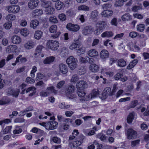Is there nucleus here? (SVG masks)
Segmentation results:
<instances>
[{
	"label": "nucleus",
	"mask_w": 149,
	"mask_h": 149,
	"mask_svg": "<svg viewBox=\"0 0 149 149\" xmlns=\"http://www.w3.org/2000/svg\"><path fill=\"white\" fill-rule=\"evenodd\" d=\"M66 62L71 70L74 69L77 66V60L72 56H70L68 58Z\"/></svg>",
	"instance_id": "nucleus-1"
},
{
	"label": "nucleus",
	"mask_w": 149,
	"mask_h": 149,
	"mask_svg": "<svg viewBox=\"0 0 149 149\" xmlns=\"http://www.w3.org/2000/svg\"><path fill=\"white\" fill-rule=\"evenodd\" d=\"M58 46V43L56 41L49 40L47 43V47L53 50L57 49Z\"/></svg>",
	"instance_id": "nucleus-2"
},
{
	"label": "nucleus",
	"mask_w": 149,
	"mask_h": 149,
	"mask_svg": "<svg viewBox=\"0 0 149 149\" xmlns=\"http://www.w3.org/2000/svg\"><path fill=\"white\" fill-rule=\"evenodd\" d=\"M137 133L136 131L131 128L129 129L127 131L126 133L127 138L132 139L136 137Z\"/></svg>",
	"instance_id": "nucleus-3"
},
{
	"label": "nucleus",
	"mask_w": 149,
	"mask_h": 149,
	"mask_svg": "<svg viewBox=\"0 0 149 149\" xmlns=\"http://www.w3.org/2000/svg\"><path fill=\"white\" fill-rule=\"evenodd\" d=\"M7 11L9 13H16L19 12L20 10L19 6L17 5H13L6 7Z\"/></svg>",
	"instance_id": "nucleus-4"
},
{
	"label": "nucleus",
	"mask_w": 149,
	"mask_h": 149,
	"mask_svg": "<svg viewBox=\"0 0 149 149\" xmlns=\"http://www.w3.org/2000/svg\"><path fill=\"white\" fill-rule=\"evenodd\" d=\"M66 28L69 30L76 32L79 30L80 27L78 25L74 24L71 23H69L67 25Z\"/></svg>",
	"instance_id": "nucleus-5"
},
{
	"label": "nucleus",
	"mask_w": 149,
	"mask_h": 149,
	"mask_svg": "<svg viewBox=\"0 0 149 149\" xmlns=\"http://www.w3.org/2000/svg\"><path fill=\"white\" fill-rule=\"evenodd\" d=\"M76 86L77 90H83L87 87L88 84L84 81H79L77 83Z\"/></svg>",
	"instance_id": "nucleus-6"
},
{
	"label": "nucleus",
	"mask_w": 149,
	"mask_h": 149,
	"mask_svg": "<svg viewBox=\"0 0 149 149\" xmlns=\"http://www.w3.org/2000/svg\"><path fill=\"white\" fill-rule=\"evenodd\" d=\"M18 51L17 47L14 45H10L8 46L6 49L7 53H11L12 52H17Z\"/></svg>",
	"instance_id": "nucleus-7"
},
{
	"label": "nucleus",
	"mask_w": 149,
	"mask_h": 149,
	"mask_svg": "<svg viewBox=\"0 0 149 149\" xmlns=\"http://www.w3.org/2000/svg\"><path fill=\"white\" fill-rule=\"evenodd\" d=\"M84 137L83 136H82L81 139L79 141H77L72 142L69 143V146L71 147H76L80 146L83 141V139Z\"/></svg>",
	"instance_id": "nucleus-8"
},
{
	"label": "nucleus",
	"mask_w": 149,
	"mask_h": 149,
	"mask_svg": "<svg viewBox=\"0 0 149 149\" xmlns=\"http://www.w3.org/2000/svg\"><path fill=\"white\" fill-rule=\"evenodd\" d=\"M38 0H31L28 3V7L31 9H33L36 7L38 5Z\"/></svg>",
	"instance_id": "nucleus-9"
},
{
	"label": "nucleus",
	"mask_w": 149,
	"mask_h": 149,
	"mask_svg": "<svg viewBox=\"0 0 149 149\" xmlns=\"http://www.w3.org/2000/svg\"><path fill=\"white\" fill-rule=\"evenodd\" d=\"M58 68L60 72L63 74H65L68 72L67 66L64 64L61 63L59 65Z\"/></svg>",
	"instance_id": "nucleus-10"
},
{
	"label": "nucleus",
	"mask_w": 149,
	"mask_h": 149,
	"mask_svg": "<svg viewBox=\"0 0 149 149\" xmlns=\"http://www.w3.org/2000/svg\"><path fill=\"white\" fill-rule=\"evenodd\" d=\"M100 56L102 60L105 61L109 56V53L108 51L105 49L102 50L100 53Z\"/></svg>",
	"instance_id": "nucleus-11"
},
{
	"label": "nucleus",
	"mask_w": 149,
	"mask_h": 149,
	"mask_svg": "<svg viewBox=\"0 0 149 149\" xmlns=\"http://www.w3.org/2000/svg\"><path fill=\"white\" fill-rule=\"evenodd\" d=\"M98 12L97 10L92 11L91 13L90 19L94 21H96L98 18Z\"/></svg>",
	"instance_id": "nucleus-12"
},
{
	"label": "nucleus",
	"mask_w": 149,
	"mask_h": 149,
	"mask_svg": "<svg viewBox=\"0 0 149 149\" xmlns=\"http://www.w3.org/2000/svg\"><path fill=\"white\" fill-rule=\"evenodd\" d=\"M11 40L13 43L18 44L21 42L22 39L19 36L15 35L12 37Z\"/></svg>",
	"instance_id": "nucleus-13"
},
{
	"label": "nucleus",
	"mask_w": 149,
	"mask_h": 149,
	"mask_svg": "<svg viewBox=\"0 0 149 149\" xmlns=\"http://www.w3.org/2000/svg\"><path fill=\"white\" fill-rule=\"evenodd\" d=\"M113 14V12L111 10H104L102 13V15L103 17H108L111 16Z\"/></svg>",
	"instance_id": "nucleus-14"
},
{
	"label": "nucleus",
	"mask_w": 149,
	"mask_h": 149,
	"mask_svg": "<svg viewBox=\"0 0 149 149\" xmlns=\"http://www.w3.org/2000/svg\"><path fill=\"white\" fill-rule=\"evenodd\" d=\"M77 55H80L81 54H84L85 52V48L83 46V45L80 44L79 46L77 49Z\"/></svg>",
	"instance_id": "nucleus-15"
},
{
	"label": "nucleus",
	"mask_w": 149,
	"mask_h": 149,
	"mask_svg": "<svg viewBox=\"0 0 149 149\" xmlns=\"http://www.w3.org/2000/svg\"><path fill=\"white\" fill-rule=\"evenodd\" d=\"M42 14V10L39 9L35 10L32 12V15L35 17H36L41 16Z\"/></svg>",
	"instance_id": "nucleus-16"
},
{
	"label": "nucleus",
	"mask_w": 149,
	"mask_h": 149,
	"mask_svg": "<svg viewBox=\"0 0 149 149\" xmlns=\"http://www.w3.org/2000/svg\"><path fill=\"white\" fill-rule=\"evenodd\" d=\"M75 88V87L72 85H70L67 87L65 91L66 94L72 93L74 91Z\"/></svg>",
	"instance_id": "nucleus-17"
},
{
	"label": "nucleus",
	"mask_w": 149,
	"mask_h": 149,
	"mask_svg": "<svg viewBox=\"0 0 149 149\" xmlns=\"http://www.w3.org/2000/svg\"><path fill=\"white\" fill-rule=\"evenodd\" d=\"M44 47L42 45H39L38 46L36 49L35 52L34 53V55L36 56H38L40 55V54L41 52L42 49Z\"/></svg>",
	"instance_id": "nucleus-18"
},
{
	"label": "nucleus",
	"mask_w": 149,
	"mask_h": 149,
	"mask_svg": "<svg viewBox=\"0 0 149 149\" xmlns=\"http://www.w3.org/2000/svg\"><path fill=\"white\" fill-rule=\"evenodd\" d=\"M88 54L91 57H94L98 56V54L95 49H92L88 51Z\"/></svg>",
	"instance_id": "nucleus-19"
},
{
	"label": "nucleus",
	"mask_w": 149,
	"mask_h": 149,
	"mask_svg": "<svg viewBox=\"0 0 149 149\" xmlns=\"http://www.w3.org/2000/svg\"><path fill=\"white\" fill-rule=\"evenodd\" d=\"M39 22L37 19L31 21L30 23V26L33 29H36L39 24Z\"/></svg>",
	"instance_id": "nucleus-20"
},
{
	"label": "nucleus",
	"mask_w": 149,
	"mask_h": 149,
	"mask_svg": "<svg viewBox=\"0 0 149 149\" xmlns=\"http://www.w3.org/2000/svg\"><path fill=\"white\" fill-rule=\"evenodd\" d=\"M89 69L92 72H96L98 71L99 67L97 65L95 64H93L90 65Z\"/></svg>",
	"instance_id": "nucleus-21"
},
{
	"label": "nucleus",
	"mask_w": 149,
	"mask_h": 149,
	"mask_svg": "<svg viewBox=\"0 0 149 149\" xmlns=\"http://www.w3.org/2000/svg\"><path fill=\"white\" fill-rule=\"evenodd\" d=\"M42 6L46 8L52 6V5L51 1H44L42 3Z\"/></svg>",
	"instance_id": "nucleus-22"
},
{
	"label": "nucleus",
	"mask_w": 149,
	"mask_h": 149,
	"mask_svg": "<svg viewBox=\"0 0 149 149\" xmlns=\"http://www.w3.org/2000/svg\"><path fill=\"white\" fill-rule=\"evenodd\" d=\"M48 96L51 93H54V94H56V91L54 89L53 86L47 87L45 91Z\"/></svg>",
	"instance_id": "nucleus-23"
},
{
	"label": "nucleus",
	"mask_w": 149,
	"mask_h": 149,
	"mask_svg": "<svg viewBox=\"0 0 149 149\" xmlns=\"http://www.w3.org/2000/svg\"><path fill=\"white\" fill-rule=\"evenodd\" d=\"M92 32V29L88 26L85 27L82 31V33L84 35L91 33Z\"/></svg>",
	"instance_id": "nucleus-24"
},
{
	"label": "nucleus",
	"mask_w": 149,
	"mask_h": 149,
	"mask_svg": "<svg viewBox=\"0 0 149 149\" xmlns=\"http://www.w3.org/2000/svg\"><path fill=\"white\" fill-rule=\"evenodd\" d=\"M106 24V22L104 21L99 22L96 24V28L102 30L104 28V26Z\"/></svg>",
	"instance_id": "nucleus-25"
},
{
	"label": "nucleus",
	"mask_w": 149,
	"mask_h": 149,
	"mask_svg": "<svg viewBox=\"0 0 149 149\" xmlns=\"http://www.w3.org/2000/svg\"><path fill=\"white\" fill-rule=\"evenodd\" d=\"M22 56L21 55H19L16 59V62L19 63L20 62L21 63H23L27 61V60L25 57H22Z\"/></svg>",
	"instance_id": "nucleus-26"
},
{
	"label": "nucleus",
	"mask_w": 149,
	"mask_h": 149,
	"mask_svg": "<svg viewBox=\"0 0 149 149\" xmlns=\"http://www.w3.org/2000/svg\"><path fill=\"white\" fill-rule=\"evenodd\" d=\"M54 60V58L53 56H50L47 57L43 61V63L45 64H50L53 62Z\"/></svg>",
	"instance_id": "nucleus-27"
},
{
	"label": "nucleus",
	"mask_w": 149,
	"mask_h": 149,
	"mask_svg": "<svg viewBox=\"0 0 149 149\" xmlns=\"http://www.w3.org/2000/svg\"><path fill=\"white\" fill-rule=\"evenodd\" d=\"M34 46V43L32 41H29L24 45V47L26 49H30Z\"/></svg>",
	"instance_id": "nucleus-28"
},
{
	"label": "nucleus",
	"mask_w": 149,
	"mask_h": 149,
	"mask_svg": "<svg viewBox=\"0 0 149 149\" xmlns=\"http://www.w3.org/2000/svg\"><path fill=\"white\" fill-rule=\"evenodd\" d=\"M43 33L40 30H37L35 31L34 34V37L36 39H40L42 37Z\"/></svg>",
	"instance_id": "nucleus-29"
},
{
	"label": "nucleus",
	"mask_w": 149,
	"mask_h": 149,
	"mask_svg": "<svg viewBox=\"0 0 149 149\" xmlns=\"http://www.w3.org/2000/svg\"><path fill=\"white\" fill-rule=\"evenodd\" d=\"M100 93V91L97 90H93L91 93V98H94L98 96Z\"/></svg>",
	"instance_id": "nucleus-30"
},
{
	"label": "nucleus",
	"mask_w": 149,
	"mask_h": 149,
	"mask_svg": "<svg viewBox=\"0 0 149 149\" xmlns=\"http://www.w3.org/2000/svg\"><path fill=\"white\" fill-rule=\"evenodd\" d=\"M118 65L120 67H123L126 65V62L123 59H120L118 60Z\"/></svg>",
	"instance_id": "nucleus-31"
},
{
	"label": "nucleus",
	"mask_w": 149,
	"mask_h": 149,
	"mask_svg": "<svg viewBox=\"0 0 149 149\" xmlns=\"http://www.w3.org/2000/svg\"><path fill=\"white\" fill-rule=\"evenodd\" d=\"M132 16L129 13H127L124 14L121 17L122 20L123 21H128L131 19Z\"/></svg>",
	"instance_id": "nucleus-32"
},
{
	"label": "nucleus",
	"mask_w": 149,
	"mask_h": 149,
	"mask_svg": "<svg viewBox=\"0 0 149 149\" xmlns=\"http://www.w3.org/2000/svg\"><path fill=\"white\" fill-rule=\"evenodd\" d=\"M16 18V16L15 15L8 14L6 17V19L8 21H11L14 20Z\"/></svg>",
	"instance_id": "nucleus-33"
},
{
	"label": "nucleus",
	"mask_w": 149,
	"mask_h": 149,
	"mask_svg": "<svg viewBox=\"0 0 149 149\" xmlns=\"http://www.w3.org/2000/svg\"><path fill=\"white\" fill-rule=\"evenodd\" d=\"M113 36V33L111 31H105L101 35L102 37H111Z\"/></svg>",
	"instance_id": "nucleus-34"
},
{
	"label": "nucleus",
	"mask_w": 149,
	"mask_h": 149,
	"mask_svg": "<svg viewBox=\"0 0 149 149\" xmlns=\"http://www.w3.org/2000/svg\"><path fill=\"white\" fill-rule=\"evenodd\" d=\"M134 114L133 112L130 113L127 119V122L129 123H132L134 119Z\"/></svg>",
	"instance_id": "nucleus-35"
},
{
	"label": "nucleus",
	"mask_w": 149,
	"mask_h": 149,
	"mask_svg": "<svg viewBox=\"0 0 149 149\" xmlns=\"http://www.w3.org/2000/svg\"><path fill=\"white\" fill-rule=\"evenodd\" d=\"M56 8L57 10H60L63 8L64 5L63 3L59 1L56 3L55 4Z\"/></svg>",
	"instance_id": "nucleus-36"
},
{
	"label": "nucleus",
	"mask_w": 149,
	"mask_h": 149,
	"mask_svg": "<svg viewBox=\"0 0 149 149\" xmlns=\"http://www.w3.org/2000/svg\"><path fill=\"white\" fill-rule=\"evenodd\" d=\"M103 91L108 96L109 95L111 96L113 95L111 89L110 87H107L105 88L104 90Z\"/></svg>",
	"instance_id": "nucleus-37"
},
{
	"label": "nucleus",
	"mask_w": 149,
	"mask_h": 149,
	"mask_svg": "<svg viewBox=\"0 0 149 149\" xmlns=\"http://www.w3.org/2000/svg\"><path fill=\"white\" fill-rule=\"evenodd\" d=\"M96 137L99 138L102 141H105L107 138V136L102 133H99L97 135Z\"/></svg>",
	"instance_id": "nucleus-38"
},
{
	"label": "nucleus",
	"mask_w": 149,
	"mask_h": 149,
	"mask_svg": "<svg viewBox=\"0 0 149 149\" xmlns=\"http://www.w3.org/2000/svg\"><path fill=\"white\" fill-rule=\"evenodd\" d=\"M77 93L79 97L84 98L86 93L83 90H78Z\"/></svg>",
	"instance_id": "nucleus-39"
},
{
	"label": "nucleus",
	"mask_w": 149,
	"mask_h": 149,
	"mask_svg": "<svg viewBox=\"0 0 149 149\" xmlns=\"http://www.w3.org/2000/svg\"><path fill=\"white\" fill-rule=\"evenodd\" d=\"M55 10L54 8L53 7V6L47 8L45 10L46 13L47 14L51 15L53 14Z\"/></svg>",
	"instance_id": "nucleus-40"
},
{
	"label": "nucleus",
	"mask_w": 149,
	"mask_h": 149,
	"mask_svg": "<svg viewBox=\"0 0 149 149\" xmlns=\"http://www.w3.org/2000/svg\"><path fill=\"white\" fill-rule=\"evenodd\" d=\"M80 43L79 42H77L76 43H73L70 46L69 48L71 50L74 49H77L78 46H79Z\"/></svg>",
	"instance_id": "nucleus-41"
},
{
	"label": "nucleus",
	"mask_w": 149,
	"mask_h": 149,
	"mask_svg": "<svg viewBox=\"0 0 149 149\" xmlns=\"http://www.w3.org/2000/svg\"><path fill=\"white\" fill-rule=\"evenodd\" d=\"M78 9L80 10H82L85 11H88L89 10V8L86 5H82L79 6L78 7Z\"/></svg>",
	"instance_id": "nucleus-42"
},
{
	"label": "nucleus",
	"mask_w": 149,
	"mask_h": 149,
	"mask_svg": "<svg viewBox=\"0 0 149 149\" xmlns=\"http://www.w3.org/2000/svg\"><path fill=\"white\" fill-rule=\"evenodd\" d=\"M49 30L51 33H56L57 31V27L56 25H53L50 27Z\"/></svg>",
	"instance_id": "nucleus-43"
},
{
	"label": "nucleus",
	"mask_w": 149,
	"mask_h": 149,
	"mask_svg": "<svg viewBox=\"0 0 149 149\" xmlns=\"http://www.w3.org/2000/svg\"><path fill=\"white\" fill-rule=\"evenodd\" d=\"M10 102V100L9 99L6 98L0 100V105H3L8 104Z\"/></svg>",
	"instance_id": "nucleus-44"
},
{
	"label": "nucleus",
	"mask_w": 149,
	"mask_h": 149,
	"mask_svg": "<svg viewBox=\"0 0 149 149\" xmlns=\"http://www.w3.org/2000/svg\"><path fill=\"white\" fill-rule=\"evenodd\" d=\"M11 122V120L9 119H6L0 121V125L3 127L5 124Z\"/></svg>",
	"instance_id": "nucleus-45"
},
{
	"label": "nucleus",
	"mask_w": 149,
	"mask_h": 149,
	"mask_svg": "<svg viewBox=\"0 0 149 149\" xmlns=\"http://www.w3.org/2000/svg\"><path fill=\"white\" fill-rule=\"evenodd\" d=\"M21 34L24 36H27L29 34V32L26 28H24L21 29L20 31Z\"/></svg>",
	"instance_id": "nucleus-46"
},
{
	"label": "nucleus",
	"mask_w": 149,
	"mask_h": 149,
	"mask_svg": "<svg viewBox=\"0 0 149 149\" xmlns=\"http://www.w3.org/2000/svg\"><path fill=\"white\" fill-rule=\"evenodd\" d=\"M49 21L54 23H56L58 22V20L56 16H51L49 18Z\"/></svg>",
	"instance_id": "nucleus-47"
},
{
	"label": "nucleus",
	"mask_w": 149,
	"mask_h": 149,
	"mask_svg": "<svg viewBox=\"0 0 149 149\" xmlns=\"http://www.w3.org/2000/svg\"><path fill=\"white\" fill-rule=\"evenodd\" d=\"M59 107L61 109H67L69 108L70 107V105L69 104L66 105L65 103L62 102L59 104Z\"/></svg>",
	"instance_id": "nucleus-48"
},
{
	"label": "nucleus",
	"mask_w": 149,
	"mask_h": 149,
	"mask_svg": "<svg viewBox=\"0 0 149 149\" xmlns=\"http://www.w3.org/2000/svg\"><path fill=\"white\" fill-rule=\"evenodd\" d=\"M50 122L51 130H53L55 129L58 125L57 122L54 121H50Z\"/></svg>",
	"instance_id": "nucleus-49"
},
{
	"label": "nucleus",
	"mask_w": 149,
	"mask_h": 149,
	"mask_svg": "<svg viewBox=\"0 0 149 149\" xmlns=\"http://www.w3.org/2000/svg\"><path fill=\"white\" fill-rule=\"evenodd\" d=\"M37 71V67L36 66H33L30 73V75L32 78H34L35 77V73Z\"/></svg>",
	"instance_id": "nucleus-50"
},
{
	"label": "nucleus",
	"mask_w": 149,
	"mask_h": 149,
	"mask_svg": "<svg viewBox=\"0 0 149 149\" xmlns=\"http://www.w3.org/2000/svg\"><path fill=\"white\" fill-rule=\"evenodd\" d=\"M136 28L138 31L142 32L144 30L145 25L144 24H140L137 25Z\"/></svg>",
	"instance_id": "nucleus-51"
},
{
	"label": "nucleus",
	"mask_w": 149,
	"mask_h": 149,
	"mask_svg": "<svg viewBox=\"0 0 149 149\" xmlns=\"http://www.w3.org/2000/svg\"><path fill=\"white\" fill-rule=\"evenodd\" d=\"M45 77V75L44 74L38 72L37 73L36 79L37 80H39L43 79Z\"/></svg>",
	"instance_id": "nucleus-52"
},
{
	"label": "nucleus",
	"mask_w": 149,
	"mask_h": 149,
	"mask_svg": "<svg viewBox=\"0 0 149 149\" xmlns=\"http://www.w3.org/2000/svg\"><path fill=\"white\" fill-rule=\"evenodd\" d=\"M20 91V90L19 89H17L16 91H12L11 93V95L13 97H18Z\"/></svg>",
	"instance_id": "nucleus-53"
},
{
	"label": "nucleus",
	"mask_w": 149,
	"mask_h": 149,
	"mask_svg": "<svg viewBox=\"0 0 149 149\" xmlns=\"http://www.w3.org/2000/svg\"><path fill=\"white\" fill-rule=\"evenodd\" d=\"M79 79L78 77L77 74H74L73 75L71 79V82L76 83Z\"/></svg>",
	"instance_id": "nucleus-54"
},
{
	"label": "nucleus",
	"mask_w": 149,
	"mask_h": 149,
	"mask_svg": "<svg viewBox=\"0 0 149 149\" xmlns=\"http://www.w3.org/2000/svg\"><path fill=\"white\" fill-rule=\"evenodd\" d=\"M12 126H11L6 127L3 130V132L4 134H6L10 132Z\"/></svg>",
	"instance_id": "nucleus-55"
},
{
	"label": "nucleus",
	"mask_w": 149,
	"mask_h": 149,
	"mask_svg": "<svg viewBox=\"0 0 149 149\" xmlns=\"http://www.w3.org/2000/svg\"><path fill=\"white\" fill-rule=\"evenodd\" d=\"M140 140H135L131 142V146L132 147H134L136 146L139 144Z\"/></svg>",
	"instance_id": "nucleus-56"
},
{
	"label": "nucleus",
	"mask_w": 149,
	"mask_h": 149,
	"mask_svg": "<svg viewBox=\"0 0 149 149\" xmlns=\"http://www.w3.org/2000/svg\"><path fill=\"white\" fill-rule=\"evenodd\" d=\"M58 18L60 19L62 21H65L66 19L65 15L63 13H61L58 15Z\"/></svg>",
	"instance_id": "nucleus-57"
},
{
	"label": "nucleus",
	"mask_w": 149,
	"mask_h": 149,
	"mask_svg": "<svg viewBox=\"0 0 149 149\" xmlns=\"http://www.w3.org/2000/svg\"><path fill=\"white\" fill-rule=\"evenodd\" d=\"M52 140L54 142L57 144L61 142V139L57 137H53Z\"/></svg>",
	"instance_id": "nucleus-58"
},
{
	"label": "nucleus",
	"mask_w": 149,
	"mask_h": 149,
	"mask_svg": "<svg viewBox=\"0 0 149 149\" xmlns=\"http://www.w3.org/2000/svg\"><path fill=\"white\" fill-rule=\"evenodd\" d=\"M34 79L30 77H27L26 79V82L29 84H32L34 83Z\"/></svg>",
	"instance_id": "nucleus-59"
},
{
	"label": "nucleus",
	"mask_w": 149,
	"mask_h": 149,
	"mask_svg": "<svg viewBox=\"0 0 149 149\" xmlns=\"http://www.w3.org/2000/svg\"><path fill=\"white\" fill-rule=\"evenodd\" d=\"M63 122L64 123V124L69 125L70 123H72V120L71 119L65 118Z\"/></svg>",
	"instance_id": "nucleus-60"
},
{
	"label": "nucleus",
	"mask_w": 149,
	"mask_h": 149,
	"mask_svg": "<svg viewBox=\"0 0 149 149\" xmlns=\"http://www.w3.org/2000/svg\"><path fill=\"white\" fill-rule=\"evenodd\" d=\"M66 14L67 15L72 16L75 15V13L74 11L71 9L69 10L66 12Z\"/></svg>",
	"instance_id": "nucleus-61"
},
{
	"label": "nucleus",
	"mask_w": 149,
	"mask_h": 149,
	"mask_svg": "<svg viewBox=\"0 0 149 149\" xmlns=\"http://www.w3.org/2000/svg\"><path fill=\"white\" fill-rule=\"evenodd\" d=\"M141 8L140 6H135L132 8V11L134 12H137Z\"/></svg>",
	"instance_id": "nucleus-62"
},
{
	"label": "nucleus",
	"mask_w": 149,
	"mask_h": 149,
	"mask_svg": "<svg viewBox=\"0 0 149 149\" xmlns=\"http://www.w3.org/2000/svg\"><path fill=\"white\" fill-rule=\"evenodd\" d=\"M138 35V33L137 32L135 31H132L130 33L129 36L131 38H134L136 37Z\"/></svg>",
	"instance_id": "nucleus-63"
},
{
	"label": "nucleus",
	"mask_w": 149,
	"mask_h": 149,
	"mask_svg": "<svg viewBox=\"0 0 149 149\" xmlns=\"http://www.w3.org/2000/svg\"><path fill=\"white\" fill-rule=\"evenodd\" d=\"M4 28L6 29H9L12 26L11 23L7 22L5 23L3 25Z\"/></svg>",
	"instance_id": "nucleus-64"
}]
</instances>
